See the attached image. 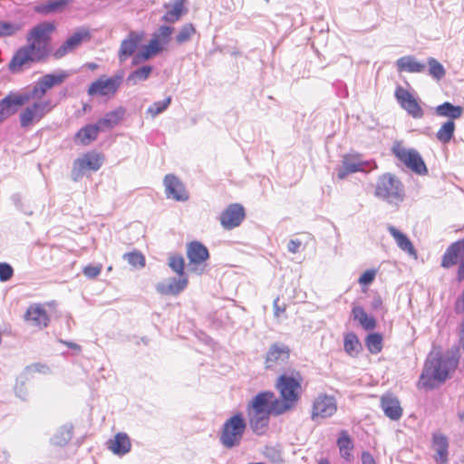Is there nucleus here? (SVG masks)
<instances>
[{
	"instance_id": "f257e3e1",
	"label": "nucleus",
	"mask_w": 464,
	"mask_h": 464,
	"mask_svg": "<svg viewBox=\"0 0 464 464\" xmlns=\"http://www.w3.org/2000/svg\"><path fill=\"white\" fill-rule=\"evenodd\" d=\"M56 30L53 21H43L30 28L25 36L26 44L20 46L8 63L9 72L20 73L32 64L47 60Z\"/></svg>"
},
{
	"instance_id": "f03ea898",
	"label": "nucleus",
	"mask_w": 464,
	"mask_h": 464,
	"mask_svg": "<svg viewBox=\"0 0 464 464\" xmlns=\"http://www.w3.org/2000/svg\"><path fill=\"white\" fill-rule=\"evenodd\" d=\"M69 74L61 71L43 75L33 86L30 92H10L0 100V123L16 114L19 109L30 102L31 97L46 94L54 86L62 84Z\"/></svg>"
},
{
	"instance_id": "7ed1b4c3",
	"label": "nucleus",
	"mask_w": 464,
	"mask_h": 464,
	"mask_svg": "<svg viewBox=\"0 0 464 464\" xmlns=\"http://www.w3.org/2000/svg\"><path fill=\"white\" fill-rule=\"evenodd\" d=\"M459 365L457 351L431 353L427 358L418 381V388L433 390L451 377Z\"/></svg>"
},
{
	"instance_id": "20e7f679",
	"label": "nucleus",
	"mask_w": 464,
	"mask_h": 464,
	"mask_svg": "<svg viewBox=\"0 0 464 464\" xmlns=\"http://www.w3.org/2000/svg\"><path fill=\"white\" fill-rule=\"evenodd\" d=\"M303 381L302 373L295 369L285 372L277 377L275 386L280 394V399H277L273 392V402L276 404L277 412L285 413L295 407L302 395Z\"/></svg>"
},
{
	"instance_id": "39448f33",
	"label": "nucleus",
	"mask_w": 464,
	"mask_h": 464,
	"mask_svg": "<svg viewBox=\"0 0 464 464\" xmlns=\"http://www.w3.org/2000/svg\"><path fill=\"white\" fill-rule=\"evenodd\" d=\"M276 404L273 402V392L266 391L258 392L246 406L248 423L252 431L256 435L266 433L270 415L279 416L276 411Z\"/></svg>"
},
{
	"instance_id": "423d86ee",
	"label": "nucleus",
	"mask_w": 464,
	"mask_h": 464,
	"mask_svg": "<svg viewBox=\"0 0 464 464\" xmlns=\"http://www.w3.org/2000/svg\"><path fill=\"white\" fill-rule=\"evenodd\" d=\"M45 95L46 94H42L37 97H31L30 102L23 106L18 114L19 124L22 129H31L38 124L55 108V104L53 101L45 98Z\"/></svg>"
},
{
	"instance_id": "0eeeda50",
	"label": "nucleus",
	"mask_w": 464,
	"mask_h": 464,
	"mask_svg": "<svg viewBox=\"0 0 464 464\" xmlns=\"http://www.w3.org/2000/svg\"><path fill=\"white\" fill-rule=\"evenodd\" d=\"M246 429V421L242 412H237L223 424L219 440L221 444L231 449L238 446Z\"/></svg>"
},
{
	"instance_id": "6e6552de",
	"label": "nucleus",
	"mask_w": 464,
	"mask_h": 464,
	"mask_svg": "<svg viewBox=\"0 0 464 464\" xmlns=\"http://www.w3.org/2000/svg\"><path fill=\"white\" fill-rule=\"evenodd\" d=\"M375 196L391 204H398L404 197L401 182L394 175H382L376 184Z\"/></svg>"
},
{
	"instance_id": "1a4fd4ad",
	"label": "nucleus",
	"mask_w": 464,
	"mask_h": 464,
	"mask_svg": "<svg viewBox=\"0 0 464 464\" xmlns=\"http://www.w3.org/2000/svg\"><path fill=\"white\" fill-rule=\"evenodd\" d=\"M123 82L122 74L113 76L101 75L87 89V94L92 98L110 100L113 98Z\"/></svg>"
},
{
	"instance_id": "9d476101",
	"label": "nucleus",
	"mask_w": 464,
	"mask_h": 464,
	"mask_svg": "<svg viewBox=\"0 0 464 464\" xmlns=\"http://www.w3.org/2000/svg\"><path fill=\"white\" fill-rule=\"evenodd\" d=\"M392 154L408 169L419 174L428 173L427 166L420 154L414 149H408L401 141L394 142L392 148Z\"/></svg>"
},
{
	"instance_id": "9b49d317",
	"label": "nucleus",
	"mask_w": 464,
	"mask_h": 464,
	"mask_svg": "<svg viewBox=\"0 0 464 464\" xmlns=\"http://www.w3.org/2000/svg\"><path fill=\"white\" fill-rule=\"evenodd\" d=\"M291 357V348L283 343H272L265 354L264 366L266 370L278 371L283 369Z\"/></svg>"
},
{
	"instance_id": "f8f14e48",
	"label": "nucleus",
	"mask_w": 464,
	"mask_h": 464,
	"mask_svg": "<svg viewBox=\"0 0 464 464\" xmlns=\"http://www.w3.org/2000/svg\"><path fill=\"white\" fill-rule=\"evenodd\" d=\"M91 38L92 33L88 27H79L52 53V56L55 60L62 59L83 43L89 42Z\"/></svg>"
},
{
	"instance_id": "ddd939ff",
	"label": "nucleus",
	"mask_w": 464,
	"mask_h": 464,
	"mask_svg": "<svg viewBox=\"0 0 464 464\" xmlns=\"http://www.w3.org/2000/svg\"><path fill=\"white\" fill-rule=\"evenodd\" d=\"M458 263L459 265L457 276L460 282L464 280V239L450 244L441 258V266L444 268H450Z\"/></svg>"
},
{
	"instance_id": "4468645a",
	"label": "nucleus",
	"mask_w": 464,
	"mask_h": 464,
	"mask_svg": "<svg viewBox=\"0 0 464 464\" xmlns=\"http://www.w3.org/2000/svg\"><path fill=\"white\" fill-rule=\"evenodd\" d=\"M103 162V156L100 153L91 151L76 159L73 162L72 171L73 180H78L85 171H97Z\"/></svg>"
},
{
	"instance_id": "2eb2a0df",
	"label": "nucleus",
	"mask_w": 464,
	"mask_h": 464,
	"mask_svg": "<svg viewBox=\"0 0 464 464\" xmlns=\"http://www.w3.org/2000/svg\"><path fill=\"white\" fill-rule=\"evenodd\" d=\"M363 161L361 160L360 154H346L343 157L342 168L338 170L337 177L339 179H345L349 174L355 172H364L367 168L377 169V164L372 162Z\"/></svg>"
},
{
	"instance_id": "dca6fc26",
	"label": "nucleus",
	"mask_w": 464,
	"mask_h": 464,
	"mask_svg": "<svg viewBox=\"0 0 464 464\" xmlns=\"http://www.w3.org/2000/svg\"><path fill=\"white\" fill-rule=\"evenodd\" d=\"M394 96L400 106L405 110L414 119H420L424 115V111L419 104L417 99L408 90L402 86H397Z\"/></svg>"
},
{
	"instance_id": "f3484780",
	"label": "nucleus",
	"mask_w": 464,
	"mask_h": 464,
	"mask_svg": "<svg viewBox=\"0 0 464 464\" xmlns=\"http://www.w3.org/2000/svg\"><path fill=\"white\" fill-rule=\"evenodd\" d=\"M246 218L245 208L241 204L234 203L220 215V223L226 229H233L238 227Z\"/></svg>"
},
{
	"instance_id": "a211bd4d",
	"label": "nucleus",
	"mask_w": 464,
	"mask_h": 464,
	"mask_svg": "<svg viewBox=\"0 0 464 464\" xmlns=\"http://www.w3.org/2000/svg\"><path fill=\"white\" fill-rule=\"evenodd\" d=\"M337 411L335 399L333 396L320 394L314 401L312 409V419L328 418L333 416Z\"/></svg>"
},
{
	"instance_id": "6ab92c4d",
	"label": "nucleus",
	"mask_w": 464,
	"mask_h": 464,
	"mask_svg": "<svg viewBox=\"0 0 464 464\" xmlns=\"http://www.w3.org/2000/svg\"><path fill=\"white\" fill-rule=\"evenodd\" d=\"M166 195L168 198L177 201H185L188 198V194L183 183L173 174H168L164 178Z\"/></svg>"
},
{
	"instance_id": "aec40b11",
	"label": "nucleus",
	"mask_w": 464,
	"mask_h": 464,
	"mask_svg": "<svg viewBox=\"0 0 464 464\" xmlns=\"http://www.w3.org/2000/svg\"><path fill=\"white\" fill-rule=\"evenodd\" d=\"M24 320L38 328L46 327L50 322L48 313L41 304L29 305L24 314Z\"/></svg>"
},
{
	"instance_id": "412c9836",
	"label": "nucleus",
	"mask_w": 464,
	"mask_h": 464,
	"mask_svg": "<svg viewBox=\"0 0 464 464\" xmlns=\"http://www.w3.org/2000/svg\"><path fill=\"white\" fill-rule=\"evenodd\" d=\"M381 407L384 414L392 420H397L402 416L403 410L400 401L392 393H385L381 397Z\"/></svg>"
},
{
	"instance_id": "4be33fe9",
	"label": "nucleus",
	"mask_w": 464,
	"mask_h": 464,
	"mask_svg": "<svg viewBox=\"0 0 464 464\" xmlns=\"http://www.w3.org/2000/svg\"><path fill=\"white\" fill-rule=\"evenodd\" d=\"M143 39V34L138 32H130L127 38L121 42L119 58L121 61H125L127 58L131 56L137 49L139 44Z\"/></svg>"
},
{
	"instance_id": "5701e85b",
	"label": "nucleus",
	"mask_w": 464,
	"mask_h": 464,
	"mask_svg": "<svg viewBox=\"0 0 464 464\" xmlns=\"http://www.w3.org/2000/svg\"><path fill=\"white\" fill-rule=\"evenodd\" d=\"M188 277L170 278L169 282L159 283L157 291L164 295H177L188 285Z\"/></svg>"
},
{
	"instance_id": "b1692460",
	"label": "nucleus",
	"mask_w": 464,
	"mask_h": 464,
	"mask_svg": "<svg viewBox=\"0 0 464 464\" xmlns=\"http://www.w3.org/2000/svg\"><path fill=\"white\" fill-rule=\"evenodd\" d=\"M336 445L342 459L347 462L353 460L354 443L347 430H342L339 432Z\"/></svg>"
},
{
	"instance_id": "393cba45",
	"label": "nucleus",
	"mask_w": 464,
	"mask_h": 464,
	"mask_svg": "<svg viewBox=\"0 0 464 464\" xmlns=\"http://www.w3.org/2000/svg\"><path fill=\"white\" fill-rule=\"evenodd\" d=\"M432 447L436 451L435 461L440 464H447L449 461V441L447 437L440 433L433 434Z\"/></svg>"
},
{
	"instance_id": "a878e982",
	"label": "nucleus",
	"mask_w": 464,
	"mask_h": 464,
	"mask_svg": "<svg viewBox=\"0 0 464 464\" xmlns=\"http://www.w3.org/2000/svg\"><path fill=\"white\" fill-rule=\"evenodd\" d=\"M187 256L190 265H199L208 259L209 253L203 244L192 241L188 244Z\"/></svg>"
},
{
	"instance_id": "bb28decb",
	"label": "nucleus",
	"mask_w": 464,
	"mask_h": 464,
	"mask_svg": "<svg viewBox=\"0 0 464 464\" xmlns=\"http://www.w3.org/2000/svg\"><path fill=\"white\" fill-rule=\"evenodd\" d=\"M186 4L187 0H175L172 5L165 4L164 8L167 12L162 16V21L169 24L178 22L188 12Z\"/></svg>"
},
{
	"instance_id": "cd10ccee",
	"label": "nucleus",
	"mask_w": 464,
	"mask_h": 464,
	"mask_svg": "<svg viewBox=\"0 0 464 464\" xmlns=\"http://www.w3.org/2000/svg\"><path fill=\"white\" fill-rule=\"evenodd\" d=\"M165 48V45L160 43V40L155 38L153 35L149 41L148 44L143 46L142 50L136 54L133 59V63L136 64L140 62L147 61L151 57L161 53Z\"/></svg>"
},
{
	"instance_id": "c85d7f7f",
	"label": "nucleus",
	"mask_w": 464,
	"mask_h": 464,
	"mask_svg": "<svg viewBox=\"0 0 464 464\" xmlns=\"http://www.w3.org/2000/svg\"><path fill=\"white\" fill-rule=\"evenodd\" d=\"M108 449L115 455L122 456L130 450L131 443L126 433L119 432L108 442Z\"/></svg>"
},
{
	"instance_id": "c756f323",
	"label": "nucleus",
	"mask_w": 464,
	"mask_h": 464,
	"mask_svg": "<svg viewBox=\"0 0 464 464\" xmlns=\"http://www.w3.org/2000/svg\"><path fill=\"white\" fill-rule=\"evenodd\" d=\"M435 114L441 118H447V121L458 120L462 117L464 113V108L459 105H453L449 102H445L434 109Z\"/></svg>"
},
{
	"instance_id": "7c9ffc66",
	"label": "nucleus",
	"mask_w": 464,
	"mask_h": 464,
	"mask_svg": "<svg viewBox=\"0 0 464 464\" xmlns=\"http://www.w3.org/2000/svg\"><path fill=\"white\" fill-rule=\"evenodd\" d=\"M388 230L390 234L393 237V238L396 241L397 246L404 252L408 253L410 256L413 257H417V250L415 249L412 242L410 240V238L398 230L393 226H389Z\"/></svg>"
},
{
	"instance_id": "2f4dec72",
	"label": "nucleus",
	"mask_w": 464,
	"mask_h": 464,
	"mask_svg": "<svg viewBox=\"0 0 464 464\" xmlns=\"http://www.w3.org/2000/svg\"><path fill=\"white\" fill-rule=\"evenodd\" d=\"M102 130L96 122L95 124H88L81 128L75 134V140L82 145H89L95 140L99 132Z\"/></svg>"
},
{
	"instance_id": "473e14b6",
	"label": "nucleus",
	"mask_w": 464,
	"mask_h": 464,
	"mask_svg": "<svg viewBox=\"0 0 464 464\" xmlns=\"http://www.w3.org/2000/svg\"><path fill=\"white\" fill-rule=\"evenodd\" d=\"M70 2L71 0H49L35 5L34 10L43 15L61 13L67 7Z\"/></svg>"
},
{
	"instance_id": "72a5a7b5",
	"label": "nucleus",
	"mask_w": 464,
	"mask_h": 464,
	"mask_svg": "<svg viewBox=\"0 0 464 464\" xmlns=\"http://www.w3.org/2000/svg\"><path fill=\"white\" fill-rule=\"evenodd\" d=\"M352 315L353 320L357 321L364 330H373L377 325L375 318L369 315L360 305L353 307Z\"/></svg>"
},
{
	"instance_id": "f704fd0d",
	"label": "nucleus",
	"mask_w": 464,
	"mask_h": 464,
	"mask_svg": "<svg viewBox=\"0 0 464 464\" xmlns=\"http://www.w3.org/2000/svg\"><path fill=\"white\" fill-rule=\"evenodd\" d=\"M396 65L399 72H421L425 69V64L418 62L413 56H402L397 60Z\"/></svg>"
},
{
	"instance_id": "c9c22d12",
	"label": "nucleus",
	"mask_w": 464,
	"mask_h": 464,
	"mask_svg": "<svg viewBox=\"0 0 464 464\" xmlns=\"http://www.w3.org/2000/svg\"><path fill=\"white\" fill-rule=\"evenodd\" d=\"M124 114L125 110L122 107H119L106 113L105 116L97 122L102 130H109L119 124L122 121Z\"/></svg>"
},
{
	"instance_id": "e433bc0d",
	"label": "nucleus",
	"mask_w": 464,
	"mask_h": 464,
	"mask_svg": "<svg viewBox=\"0 0 464 464\" xmlns=\"http://www.w3.org/2000/svg\"><path fill=\"white\" fill-rule=\"evenodd\" d=\"M455 130V122L453 121H446L437 130L436 138L440 142L448 144L454 137Z\"/></svg>"
},
{
	"instance_id": "4c0bfd02",
	"label": "nucleus",
	"mask_w": 464,
	"mask_h": 464,
	"mask_svg": "<svg viewBox=\"0 0 464 464\" xmlns=\"http://www.w3.org/2000/svg\"><path fill=\"white\" fill-rule=\"evenodd\" d=\"M343 348L350 356L355 357L358 355L362 349V344L355 334L348 333L344 335Z\"/></svg>"
},
{
	"instance_id": "58836bf2",
	"label": "nucleus",
	"mask_w": 464,
	"mask_h": 464,
	"mask_svg": "<svg viewBox=\"0 0 464 464\" xmlns=\"http://www.w3.org/2000/svg\"><path fill=\"white\" fill-rule=\"evenodd\" d=\"M383 338L379 333H373L365 338V345L368 351L372 354H377L382 350Z\"/></svg>"
},
{
	"instance_id": "ea45409f",
	"label": "nucleus",
	"mask_w": 464,
	"mask_h": 464,
	"mask_svg": "<svg viewBox=\"0 0 464 464\" xmlns=\"http://www.w3.org/2000/svg\"><path fill=\"white\" fill-rule=\"evenodd\" d=\"M122 257L135 269L143 268L146 265L145 256L139 250L125 253Z\"/></svg>"
},
{
	"instance_id": "a19ab883",
	"label": "nucleus",
	"mask_w": 464,
	"mask_h": 464,
	"mask_svg": "<svg viewBox=\"0 0 464 464\" xmlns=\"http://www.w3.org/2000/svg\"><path fill=\"white\" fill-rule=\"evenodd\" d=\"M169 266L179 276V277H187L184 272L185 260L181 255H170L169 257Z\"/></svg>"
},
{
	"instance_id": "79ce46f5",
	"label": "nucleus",
	"mask_w": 464,
	"mask_h": 464,
	"mask_svg": "<svg viewBox=\"0 0 464 464\" xmlns=\"http://www.w3.org/2000/svg\"><path fill=\"white\" fill-rule=\"evenodd\" d=\"M196 34L194 25L190 23L184 24L176 35V42L179 44H184L191 39Z\"/></svg>"
},
{
	"instance_id": "37998d69",
	"label": "nucleus",
	"mask_w": 464,
	"mask_h": 464,
	"mask_svg": "<svg viewBox=\"0 0 464 464\" xmlns=\"http://www.w3.org/2000/svg\"><path fill=\"white\" fill-rule=\"evenodd\" d=\"M427 63L429 65V73L434 79L440 81L445 76L446 71L444 67L436 59L430 57L428 59Z\"/></svg>"
},
{
	"instance_id": "c03bdc74",
	"label": "nucleus",
	"mask_w": 464,
	"mask_h": 464,
	"mask_svg": "<svg viewBox=\"0 0 464 464\" xmlns=\"http://www.w3.org/2000/svg\"><path fill=\"white\" fill-rule=\"evenodd\" d=\"M152 72V67L149 65L142 66L141 68H139L135 70L133 72H131L129 77L128 81L130 82H132L133 84H136L140 81H144L149 78Z\"/></svg>"
},
{
	"instance_id": "a18cd8bd",
	"label": "nucleus",
	"mask_w": 464,
	"mask_h": 464,
	"mask_svg": "<svg viewBox=\"0 0 464 464\" xmlns=\"http://www.w3.org/2000/svg\"><path fill=\"white\" fill-rule=\"evenodd\" d=\"M22 30V25L15 23L0 21V37L14 35Z\"/></svg>"
},
{
	"instance_id": "49530a36",
	"label": "nucleus",
	"mask_w": 464,
	"mask_h": 464,
	"mask_svg": "<svg viewBox=\"0 0 464 464\" xmlns=\"http://www.w3.org/2000/svg\"><path fill=\"white\" fill-rule=\"evenodd\" d=\"M173 32V27L168 25H161L160 26L158 32L154 33L152 35L155 38L160 40V43H162L163 45H166L169 44Z\"/></svg>"
},
{
	"instance_id": "de8ad7c7",
	"label": "nucleus",
	"mask_w": 464,
	"mask_h": 464,
	"mask_svg": "<svg viewBox=\"0 0 464 464\" xmlns=\"http://www.w3.org/2000/svg\"><path fill=\"white\" fill-rule=\"evenodd\" d=\"M171 98L168 97L164 101L156 102L147 110V113L152 118L164 111L170 104Z\"/></svg>"
},
{
	"instance_id": "09e8293b",
	"label": "nucleus",
	"mask_w": 464,
	"mask_h": 464,
	"mask_svg": "<svg viewBox=\"0 0 464 464\" xmlns=\"http://www.w3.org/2000/svg\"><path fill=\"white\" fill-rule=\"evenodd\" d=\"M102 264H98L95 266L88 265L82 268V274L89 279H94L102 273Z\"/></svg>"
},
{
	"instance_id": "8fccbe9b",
	"label": "nucleus",
	"mask_w": 464,
	"mask_h": 464,
	"mask_svg": "<svg viewBox=\"0 0 464 464\" xmlns=\"http://www.w3.org/2000/svg\"><path fill=\"white\" fill-rule=\"evenodd\" d=\"M376 275V269H368L361 275L358 279V283L363 286L369 285L374 281Z\"/></svg>"
},
{
	"instance_id": "3c124183",
	"label": "nucleus",
	"mask_w": 464,
	"mask_h": 464,
	"mask_svg": "<svg viewBox=\"0 0 464 464\" xmlns=\"http://www.w3.org/2000/svg\"><path fill=\"white\" fill-rule=\"evenodd\" d=\"M14 274L12 266L7 263H0V280L5 282L9 280Z\"/></svg>"
},
{
	"instance_id": "603ef678",
	"label": "nucleus",
	"mask_w": 464,
	"mask_h": 464,
	"mask_svg": "<svg viewBox=\"0 0 464 464\" xmlns=\"http://www.w3.org/2000/svg\"><path fill=\"white\" fill-rule=\"evenodd\" d=\"M302 246V242L298 239H291L289 242H288V245H287V248H288V251L293 253V254H295L299 251L300 247Z\"/></svg>"
},
{
	"instance_id": "864d4df0",
	"label": "nucleus",
	"mask_w": 464,
	"mask_h": 464,
	"mask_svg": "<svg viewBox=\"0 0 464 464\" xmlns=\"http://www.w3.org/2000/svg\"><path fill=\"white\" fill-rule=\"evenodd\" d=\"M361 458H362V464H376L374 458L368 451H362Z\"/></svg>"
},
{
	"instance_id": "5fc2aeb1",
	"label": "nucleus",
	"mask_w": 464,
	"mask_h": 464,
	"mask_svg": "<svg viewBox=\"0 0 464 464\" xmlns=\"http://www.w3.org/2000/svg\"><path fill=\"white\" fill-rule=\"evenodd\" d=\"M455 311L457 313H464V289L461 295L458 298L455 303Z\"/></svg>"
},
{
	"instance_id": "6e6d98bb",
	"label": "nucleus",
	"mask_w": 464,
	"mask_h": 464,
	"mask_svg": "<svg viewBox=\"0 0 464 464\" xmlns=\"http://www.w3.org/2000/svg\"><path fill=\"white\" fill-rule=\"evenodd\" d=\"M274 309H275V315L276 317H279L282 314L285 313V306L283 305V306H280L279 305V300L278 299H276L274 301Z\"/></svg>"
},
{
	"instance_id": "4d7b16f0",
	"label": "nucleus",
	"mask_w": 464,
	"mask_h": 464,
	"mask_svg": "<svg viewBox=\"0 0 464 464\" xmlns=\"http://www.w3.org/2000/svg\"><path fill=\"white\" fill-rule=\"evenodd\" d=\"M459 343L464 347V317L459 325Z\"/></svg>"
},
{
	"instance_id": "13d9d810",
	"label": "nucleus",
	"mask_w": 464,
	"mask_h": 464,
	"mask_svg": "<svg viewBox=\"0 0 464 464\" xmlns=\"http://www.w3.org/2000/svg\"><path fill=\"white\" fill-rule=\"evenodd\" d=\"M382 301L380 297H377L374 299L373 303H372V308L373 309H378L382 306Z\"/></svg>"
},
{
	"instance_id": "bf43d9fd",
	"label": "nucleus",
	"mask_w": 464,
	"mask_h": 464,
	"mask_svg": "<svg viewBox=\"0 0 464 464\" xmlns=\"http://www.w3.org/2000/svg\"><path fill=\"white\" fill-rule=\"evenodd\" d=\"M68 347L70 348H72V349H75V350H78L80 351L81 350V347L80 345L76 344V343H64Z\"/></svg>"
},
{
	"instance_id": "052dcab7",
	"label": "nucleus",
	"mask_w": 464,
	"mask_h": 464,
	"mask_svg": "<svg viewBox=\"0 0 464 464\" xmlns=\"http://www.w3.org/2000/svg\"><path fill=\"white\" fill-rule=\"evenodd\" d=\"M318 464H331L328 459H321Z\"/></svg>"
},
{
	"instance_id": "680f3d73",
	"label": "nucleus",
	"mask_w": 464,
	"mask_h": 464,
	"mask_svg": "<svg viewBox=\"0 0 464 464\" xmlns=\"http://www.w3.org/2000/svg\"><path fill=\"white\" fill-rule=\"evenodd\" d=\"M458 416H459V420H460L461 421H463V420H464V411H459V412L458 413Z\"/></svg>"
},
{
	"instance_id": "e2e57ef3",
	"label": "nucleus",
	"mask_w": 464,
	"mask_h": 464,
	"mask_svg": "<svg viewBox=\"0 0 464 464\" xmlns=\"http://www.w3.org/2000/svg\"><path fill=\"white\" fill-rule=\"evenodd\" d=\"M88 67L91 69V70H94L97 68V64L95 63H89L88 64Z\"/></svg>"
}]
</instances>
